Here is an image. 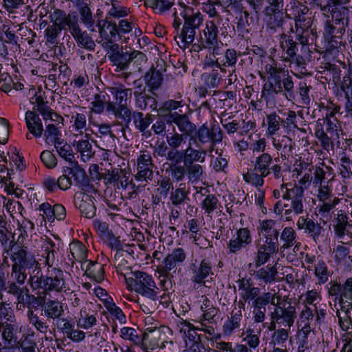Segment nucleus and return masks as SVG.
I'll list each match as a JSON object with an SVG mask.
<instances>
[{"mask_svg": "<svg viewBox=\"0 0 352 352\" xmlns=\"http://www.w3.org/2000/svg\"><path fill=\"white\" fill-rule=\"evenodd\" d=\"M126 284L144 299L139 302L142 310L149 314L154 311L157 305L158 287L152 276L142 271L131 272V276L125 278Z\"/></svg>", "mask_w": 352, "mask_h": 352, "instance_id": "nucleus-1", "label": "nucleus"}, {"mask_svg": "<svg viewBox=\"0 0 352 352\" xmlns=\"http://www.w3.org/2000/svg\"><path fill=\"white\" fill-rule=\"evenodd\" d=\"M10 259L12 262L11 278L12 281L17 283L19 285H23L28 278V274L25 272L28 270L29 279L28 283L32 288V279L34 278L32 275L36 273L38 269L39 263L36 259L35 256L28 251V248L22 245L16 251H14L10 255Z\"/></svg>", "mask_w": 352, "mask_h": 352, "instance_id": "nucleus-2", "label": "nucleus"}, {"mask_svg": "<svg viewBox=\"0 0 352 352\" xmlns=\"http://www.w3.org/2000/svg\"><path fill=\"white\" fill-rule=\"evenodd\" d=\"M175 19L173 27L177 32L175 39L178 37L184 45H191L195 39L197 31L199 30V28L204 23V15L200 12H194L192 10H186L181 13V16L184 19L182 28L180 25L182 20L174 14Z\"/></svg>", "mask_w": 352, "mask_h": 352, "instance_id": "nucleus-3", "label": "nucleus"}, {"mask_svg": "<svg viewBox=\"0 0 352 352\" xmlns=\"http://www.w3.org/2000/svg\"><path fill=\"white\" fill-rule=\"evenodd\" d=\"M36 273H33L32 280V289L43 291L44 294L50 292H62L67 289L63 272L58 267L47 269L44 276L41 270V263Z\"/></svg>", "mask_w": 352, "mask_h": 352, "instance_id": "nucleus-4", "label": "nucleus"}, {"mask_svg": "<svg viewBox=\"0 0 352 352\" xmlns=\"http://www.w3.org/2000/svg\"><path fill=\"white\" fill-rule=\"evenodd\" d=\"M109 92L114 97L116 102H109L107 111L116 118L122 119L125 122V127L129 128L131 121V111L127 107L128 96H131L132 90L125 88L122 85L107 88Z\"/></svg>", "mask_w": 352, "mask_h": 352, "instance_id": "nucleus-5", "label": "nucleus"}, {"mask_svg": "<svg viewBox=\"0 0 352 352\" xmlns=\"http://www.w3.org/2000/svg\"><path fill=\"white\" fill-rule=\"evenodd\" d=\"M270 319L277 322V324L290 328L296 318V307L290 302L283 301L282 297L279 295V298L276 300L273 310L270 313Z\"/></svg>", "mask_w": 352, "mask_h": 352, "instance_id": "nucleus-6", "label": "nucleus"}, {"mask_svg": "<svg viewBox=\"0 0 352 352\" xmlns=\"http://www.w3.org/2000/svg\"><path fill=\"white\" fill-rule=\"evenodd\" d=\"M280 190L283 193V198L290 201L288 204L294 215L302 214L304 212V188L302 186L283 184Z\"/></svg>", "mask_w": 352, "mask_h": 352, "instance_id": "nucleus-7", "label": "nucleus"}, {"mask_svg": "<svg viewBox=\"0 0 352 352\" xmlns=\"http://www.w3.org/2000/svg\"><path fill=\"white\" fill-rule=\"evenodd\" d=\"M287 76H284L283 79V88L285 89H278L271 83H265L262 88L261 99H264L267 103L278 94H282L289 100L294 99V83L292 76L290 75Z\"/></svg>", "mask_w": 352, "mask_h": 352, "instance_id": "nucleus-8", "label": "nucleus"}, {"mask_svg": "<svg viewBox=\"0 0 352 352\" xmlns=\"http://www.w3.org/2000/svg\"><path fill=\"white\" fill-rule=\"evenodd\" d=\"M186 257L184 249L178 248L174 249L162 261V264L157 267L160 276L170 277L171 272H176L177 265L182 263Z\"/></svg>", "mask_w": 352, "mask_h": 352, "instance_id": "nucleus-9", "label": "nucleus"}, {"mask_svg": "<svg viewBox=\"0 0 352 352\" xmlns=\"http://www.w3.org/2000/svg\"><path fill=\"white\" fill-rule=\"evenodd\" d=\"M194 135L200 144H210L211 150L223 140V132L220 127L214 125L209 129L207 123L203 124L198 129L196 128Z\"/></svg>", "mask_w": 352, "mask_h": 352, "instance_id": "nucleus-10", "label": "nucleus"}, {"mask_svg": "<svg viewBox=\"0 0 352 352\" xmlns=\"http://www.w3.org/2000/svg\"><path fill=\"white\" fill-rule=\"evenodd\" d=\"M167 122L174 123L182 134L187 137H192L196 132V124L190 121L186 113H182V110L168 113L166 115Z\"/></svg>", "mask_w": 352, "mask_h": 352, "instance_id": "nucleus-11", "label": "nucleus"}, {"mask_svg": "<svg viewBox=\"0 0 352 352\" xmlns=\"http://www.w3.org/2000/svg\"><path fill=\"white\" fill-rule=\"evenodd\" d=\"M137 173L135 178L139 182H148L152 180L155 165L150 153L142 152L137 158Z\"/></svg>", "mask_w": 352, "mask_h": 352, "instance_id": "nucleus-12", "label": "nucleus"}, {"mask_svg": "<svg viewBox=\"0 0 352 352\" xmlns=\"http://www.w3.org/2000/svg\"><path fill=\"white\" fill-rule=\"evenodd\" d=\"M111 65V68L114 72H121L120 75L124 79H127L130 76V72H126L130 65L129 52L124 50L122 47L120 50H117L115 53L108 55Z\"/></svg>", "mask_w": 352, "mask_h": 352, "instance_id": "nucleus-13", "label": "nucleus"}, {"mask_svg": "<svg viewBox=\"0 0 352 352\" xmlns=\"http://www.w3.org/2000/svg\"><path fill=\"white\" fill-rule=\"evenodd\" d=\"M164 330V328H147L142 334V347L165 348L168 342Z\"/></svg>", "mask_w": 352, "mask_h": 352, "instance_id": "nucleus-14", "label": "nucleus"}, {"mask_svg": "<svg viewBox=\"0 0 352 352\" xmlns=\"http://www.w3.org/2000/svg\"><path fill=\"white\" fill-rule=\"evenodd\" d=\"M331 222L335 235L340 239L350 232L352 220L349 221L347 213L343 210H334L331 214Z\"/></svg>", "mask_w": 352, "mask_h": 352, "instance_id": "nucleus-15", "label": "nucleus"}, {"mask_svg": "<svg viewBox=\"0 0 352 352\" xmlns=\"http://www.w3.org/2000/svg\"><path fill=\"white\" fill-rule=\"evenodd\" d=\"M190 270L192 272V281L197 284L205 285V280L207 278L212 279L214 276L212 265L210 261L206 258L203 259L199 264L192 263Z\"/></svg>", "mask_w": 352, "mask_h": 352, "instance_id": "nucleus-16", "label": "nucleus"}, {"mask_svg": "<svg viewBox=\"0 0 352 352\" xmlns=\"http://www.w3.org/2000/svg\"><path fill=\"white\" fill-rule=\"evenodd\" d=\"M219 30L213 21H207L203 34L199 32L198 45L199 48H209L216 46L218 43Z\"/></svg>", "mask_w": 352, "mask_h": 352, "instance_id": "nucleus-17", "label": "nucleus"}, {"mask_svg": "<svg viewBox=\"0 0 352 352\" xmlns=\"http://www.w3.org/2000/svg\"><path fill=\"white\" fill-rule=\"evenodd\" d=\"M207 151L204 149H197L191 146L190 144L188 147L182 150L180 156L177 157L173 162H182L184 165L195 164L205 162Z\"/></svg>", "mask_w": 352, "mask_h": 352, "instance_id": "nucleus-18", "label": "nucleus"}, {"mask_svg": "<svg viewBox=\"0 0 352 352\" xmlns=\"http://www.w3.org/2000/svg\"><path fill=\"white\" fill-rule=\"evenodd\" d=\"M186 138L187 136L184 134L176 132L175 128H173V133L166 135V141L169 146L167 161H172V160H175L177 157L180 156L182 150L179 148L186 143Z\"/></svg>", "mask_w": 352, "mask_h": 352, "instance_id": "nucleus-19", "label": "nucleus"}, {"mask_svg": "<svg viewBox=\"0 0 352 352\" xmlns=\"http://www.w3.org/2000/svg\"><path fill=\"white\" fill-rule=\"evenodd\" d=\"M69 32L75 39L78 47L94 51L95 42L86 31H82L78 23V19L69 28Z\"/></svg>", "mask_w": 352, "mask_h": 352, "instance_id": "nucleus-20", "label": "nucleus"}, {"mask_svg": "<svg viewBox=\"0 0 352 352\" xmlns=\"http://www.w3.org/2000/svg\"><path fill=\"white\" fill-rule=\"evenodd\" d=\"M296 225L299 230H303L305 234L309 235L315 242L319 240L322 232H324V229L320 224L316 223L308 217V214L300 217Z\"/></svg>", "mask_w": 352, "mask_h": 352, "instance_id": "nucleus-21", "label": "nucleus"}, {"mask_svg": "<svg viewBox=\"0 0 352 352\" xmlns=\"http://www.w3.org/2000/svg\"><path fill=\"white\" fill-rule=\"evenodd\" d=\"M131 117L133 120L135 128L145 138H149L152 136L151 131L148 129L149 126L153 122L152 116L150 113L144 115L142 112L134 111L131 113Z\"/></svg>", "mask_w": 352, "mask_h": 352, "instance_id": "nucleus-22", "label": "nucleus"}, {"mask_svg": "<svg viewBox=\"0 0 352 352\" xmlns=\"http://www.w3.org/2000/svg\"><path fill=\"white\" fill-rule=\"evenodd\" d=\"M25 121L28 131L36 138H41L44 129L38 114L34 111L28 110L25 113Z\"/></svg>", "mask_w": 352, "mask_h": 352, "instance_id": "nucleus-23", "label": "nucleus"}, {"mask_svg": "<svg viewBox=\"0 0 352 352\" xmlns=\"http://www.w3.org/2000/svg\"><path fill=\"white\" fill-rule=\"evenodd\" d=\"M50 20L60 30H65L67 26L69 28L73 25L78 17L76 15L66 14L65 12L59 9H54V12L50 15Z\"/></svg>", "mask_w": 352, "mask_h": 352, "instance_id": "nucleus-24", "label": "nucleus"}, {"mask_svg": "<svg viewBox=\"0 0 352 352\" xmlns=\"http://www.w3.org/2000/svg\"><path fill=\"white\" fill-rule=\"evenodd\" d=\"M239 309L234 312L232 311L231 317L225 322L223 325V331L225 335L230 336L233 331L239 328L241 322L243 320L242 309H244V303L241 301L239 302Z\"/></svg>", "mask_w": 352, "mask_h": 352, "instance_id": "nucleus-25", "label": "nucleus"}, {"mask_svg": "<svg viewBox=\"0 0 352 352\" xmlns=\"http://www.w3.org/2000/svg\"><path fill=\"white\" fill-rule=\"evenodd\" d=\"M139 88L140 91L135 90L133 92L136 107L141 110H157V102L156 99L152 96L142 91L140 87Z\"/></svg>", "mask_w": 352, "mask_h": 352, "instance_id": "nucleus-26", "label": "nucleus"}, {"mask_svg": "<svg viewBox=\"0 0 352 352\" xmlns=\"http://www.w3.org/2000/svg\"><path fill=\"white\" fill-rule=\"evenodd\" d=\"M80 199L78 208L84 217L91 219L96 215V208L95 206V198L85 193H80L78 197Z\"/></svg>", "mask_w": 352, "mask_h": 352, "instance_id": "nucleus-27", "label": "nucleus"}, {"mask_svg": "<svg viewBox=\"0 0 352 352\" xmlns=\"http://www.w3.org/2000/svg\"><path fill=\"white\" fill-rule=\"evenodd\" d=\"M42 311L47 318L59 319L64 314L63 305L58 300H49L44 302Z\"/></svg>", "mask_w": 352, "mask_h": 352, "instance_id": "nucleus-28", "label": "nucleus"}, {"mask_svg": "<svg viewBox=\"0 0 352 352\" xmlns=\"http://www.w3.org/2000/svg\"><path fill=\"white\" fill-rule=\"evenodd\" d=\"M70 255L69 259L73 265L75 261L83 263L87 257V250L85 245L79 241H74L69 244Z\"/></svg>", "mask_w": 352, "mask_h": 352, "instance_id": "nucleus-29", "label": "nucleus"}, {"mask_svg": "<svg viewBox=\"0 0 352 352\" xmlns=\"http://www.w3.org/2000/svg\"><path fill=\"white\" fill-rule=\"evenodd\" d=\"M85 267V274L87 276L93 278L98 283H100L104 279L103 265L98 262L91 261H85L82 265V268Z\"/></svg>", "mask_w": 352, "mask_h": 352, "instance_id": "nucleus-30", "label": "nucleus"}, {"mask_svg": "<svg viewBox=\"0 0 352 352\" xmlns=\"http://www.w3.org/2000/svg\"><path fill=\"white\" fill-rule=\"evenodd\" d=\"M72 166V167L71 168L67 167L68 175H72L76 184L79 187L82 188L88 187L89 185V179L85 170L78 164V162H76V164Z\"/></svg>", "mask_w": 352, "mask_h": 352, "instance_id": "nucleus-31", "label": "nucleus"}, {"mask_svg": "<svg viewBox=\"0 0 352 352\" xmlns=\"http://www.w3.org/2000/svg\"><path fill=\"white\" fill-rule=\"evenodd\" d=\"M272 161V157L269 153H262L255 159L254 170L262 173L263 176H268L271 173L270 165Z\"/></svg>", "mask_w": 352, "mask_h": 352, "instance_id": "nucleus-32", "label": "nucleus"}, {"mask_svg": "<svg viewBox=\"0 0 352 352\" xmlns=\"http://www.w3.org/2000/svg\"><path fill=\"white\" fill-rule=\"evenodd\" d=\"M74 146L76 147V151L80 153L81 160L85 162L89 160L95 154L93 146L88 139L75 140Z\"/></svg>", "mask_w": 352, "mask_h": 352, "instance_id": "nucleus-33", "label": "nucleus"}, {"mask_svg": "<svg viewBox=\"0 0 352 352\" xmlns=\"http://www.w3.org/2000/svg\"><path fill=\"white\" fill-rule=\"evenodd\" d=\"M280 38L282 40L280 46L287 54L286 60H290L291 58H294L298 51V43L291 36L285 33L281 34Z\"/></svg>", "mask_w": 352, "mask_h": 352, "instance_id": "nucleus-34", "label": "nucleus"}, {"mask_svg": "<svg viewBox=\"0 0 352 352\" xmlns=\"http://www.w3.org/2000/svg\"><path fill=\"white\" fill-rule=\"evenodd\" d=\"M241 56V53L234 49H227L223 54V58L221 60V72H226V67L235 69L237 60Z\"/></svg>", "mask_w": 352, "mask_h": 352, "instance_id": "nucleus-35", "label": "nucleus"}, {"mask_svg": "<svg viewBox=\"0 0 352 352\" xmlns=\"http://www.w3.org/2000/svg\"><path fill=\"white\" fill-rule=\"evenodd\" d=\"M276 221L272 219H266L260 221L259 231L264 237H272L278 239L279 230L276 228Z\"/></svg>", "mask_w": 352, "mask_h": 352, "instance_id": "nucleus-36", "label": "nucleus"}, {"mask_svg": "<svg viewBox=\"0 0 352 352\" xmlns=\"http://www.w3.org/2000/svg\"><path fill=\"white\" fill-rule=\"evenodd\" d=\"M146 7H149L158 14L168 11L174 5L173 0H143Z\"/></svg>", "mask_w": 352, "mask_h": 352, "instance_id": "nucleus-37", "label": "nucleus"}, {"mask_svg": "<svg viewBox=\"0 0 352 352\" xmlns=\"http://www.w3.org/2000/svg\"><path fill=\"white\" fill-rule=\"evenodd\" d=\"M314 274L317 278V283L319 285L327 283L331 276V272L329 271L326 263L321 258H318L314 265Z\"/></svg>", "mask_w": 352, "mask_h": 352, "instance_id": "nucleus-38", "label": "nucleus"}, {"mask_svg": "<svg viewBox=\"0 0 352 352\" xmlns=\"http://www.w3.org/2000/svg\"><path fill=\"white\" fill-rule=\"evenodd\" d=\"M201 80L209 89H216L220 85L221 76L218 69H212L210 72H205L201 75Z\"/></svg>", "mask_w": 352, "mask_h": 352, "instance_id": "nucleus-39", "label": "nucleus"}, {"mask_svg": "<svg viewBox=\"0 0 352 352\" xmlns=\"http://www.w3.org/2000/svg\"><path fill=\"white\" fill-rule=\"evenodd\" d=\"M279 298L277 294H272L270 292H265L261 296H258L252 302V308L266 309V306L270 303L273 307L276 302V300Z\"/></svg>", "mask_w": 352, "mask_h": 352, "instance_id": "nucleus-40", "label": "nucleus"}, {"mask_svg": "<svg viewBox=\"0 0 352 352\" xmlns=\"http://www.w3.org/2000/svg\"><path fill=\"white\" fill-rule=\"evenodd\" d=\"M63 140L58 142V144L54 146L56 152L60 157L69 162L71 165L76 164L77 162L75 160V154L72 150V146L67 144L64 143Z\"/></svg>", "mask_w": 352, "mask_h": 352, "instance_id": "nucleus-41", "label": "nucleus"}, {"mask_svg": "<svg viewBox=\"0 0 352 352\" xmlns=\"http://www.w3.org/2000/svg\"><path fill=\"white\" fill-rule=\"evenodd\" d=\"M188 195V192L186 190L185 185L179 184V187L172 190L170 194L171 204L175 206L185 204L187 200H189Z\"/></svg>", "mask_w": 352, "mask_h": 352, "instance_id": "nucleus-42", "label": "nucleus"}, {"mask_svg": "<svg viewBox=\"0 0 352 352\" xmlns=\"http://www.w3.org/2000/svg\"><path fill=\"white\" fill-rule=\"evenodd\" d=\"M144 79L149 89L151 90H155L161 86L163 81V76L159 70L151 69L146 73Z\"/></svg>", "mask_w": 352, "mask_h": 352, "instance_id": "nucleus-43", "label": "nucleus"}, {"mask_svg": "<svg viewBox=\"0 0 352 352\" xmlns=\"http://www.w3.org/2000/svg\"><path fill=\"white\" fill-rule=\"evenodd\" d=\"M277 273V269L274 266L267 265L266 267L256 271L254 275L258 279L267 283L275 281Z\"/></svg>", "mask_w": 352, "mask_h": 352, "instance_id": "nucleus-44", "label": "nucleus"}, {"mask_svg": "<svg viewBox=\"0 0 352 352\" xmlns=\"http://www.w3.org/2000/svg\"><path fill=\"white\" fill-rule=\"evenodd\" d=\"M43 136L47 143H52L54 146L61 142V132L55 124H49L43 131Z\"/></svg>", "mask_w": 352, "mask_h": 352, "instance_id": "nucleus-45", "label": "nucleus"}, {"mask_svg": "<svg viewBox=\"0 0 352 352\" xmlns=\"http://www.w3.org/2000/svg\"><path fill=\"white\" fill-rule=\"evenodd\" d=\"M170 176L173 182H180L184 181L185 177H187L186 172V166L179 164L181 162L168 161Z\"/></svg>", "mask_w": 352, "mask_h": 352, "instance_id": "nucleus-46", "label": "nucleus"}, {"mask_svg": "<svg viewBox=\"0 0 352 352\" xmlns=\"http://www.w3.org/2000/svg\"><path fill=\"white\" fill-rule=\"evenodd\" d=\"M349 253V247L344 244L338 245L333 252L335 261L338 263H347L348 262L352 263V258Z\"/></svg>", "mask_w": 352, "mask_h": 352, "instance_id": "nucleus-47", "label": "nucleus"}, {"mask_svg": "<svg viewBox=\"0 0 352 352\" xmlns=\"http://www.w3.org/2000/svg\"><path fill=\"white\" fill-rule=\"evenodd\" d=\"M186 166V172L188 182L197 183L202 179L204 171V168L199 164H189Z\"/></svg>", "mask_w": 352, "mask_h": 352, "instance_id": "nucleus-48", "label": "nucleus"}, {"mask_svg": "<svg viewBox=\"0 0 352 352\" xmlns=\"http://www.w3.org/2000/svg\"><path fill=\"white\" fill-rule=\"evenodd\" d=\"M342 295L339 300L342 310L345 306H352V278H348L342 284Z\"/></svg>", "mask_w": 352, "mask_h": 352, "instance_id": "nucleus-49", "label": "nucleus"}, {"mask_svg": "<svg viewBox=\"0 0 352 352\" xmlns=\"http://www.w3.org/2000/svg\"><path fill=\"white\" fill-rule=\"evenodd\" d=\"M257 253L255 258V266L258 267L259 266L266 263L270 258V257L276 252H273L272 250L265 248L258 243L256 245Z\"/></svg>", "mask_w": 352, "mask_h": 352, "instance_id": "nucleus-50", "label": "nucleus"}, {"mask_svg": "<svg viewBox=\"0 0 352 352\" xmlns=\"http://www.w3.org/2000/svg\"><path fill=\"white\" fill-rule=\"evenodd\" d=\"M27 316L30 324L34 326L37 331L42 333H47L48 325H47L32 309L28 311Z\"/></svg>", "mask_w": 352, "mask_h": 352, "instance_id": "nucleus-51", "label": "nucleus"}, {"mask_svg": "<svg viewBox=\"0 0 352 352\" xmlns=\"http://www.w3.org/2000/svg\"><path fill=\"white\" fill-rule=\"evenodd\" d=\"M97 319L93 314L87 313L85 310H81L80 316L77 320V324L79 327L82 329H89L96 325Z\"/></svg>", "mask_w": 352, "mask_h": 352, "instance_id": "nucleus-52", "label": "nucleus"}, {"mask_svg": "<svg viewBox=\"0 0 352 352\" xmlns=\"http://www.w3.org/2000/svg\"><path fill=\"white\" fill-rule=\"evenodd\" d=\"M266 120L268 125L267 133L270 135H274L280 129L283 122V119L276 113L267 115Z\"/></svg>", "mask_w": 352, "mask_h": 352, "instance_id": "nucleus-53", "label": "nucleus"}, {"mask_svg": "<svg viewBox=\"0 0 352 352\" xmlns=\"http://www.w3.org/2000/svg\"><path fill=\"white\" fill-rule=\"evenodd\" d=\"M296 233L292 227H286L280 234V240L283 241L282 248L287 249L296 243Z\"/></svg>", "mask_w": 352, "mask_h": 352, "instance_id": "nucleus-54", "label": "nucleus"}, {"mask_svg": "<svg viewBox=\"0 0 352 352\" xmlns=\"http://www.w3.org/2000/svg\"><path fill=\"white\" fill-rule=\"evenodd\" d=\"M311 170L312 173V184L316 187L318 186H321L322 182L326 179V175L327 172L329 170L328 166H316L312 167Z\"/></svg>", "mask_w": 352, "mask_h": 352, "instance_id": "nucleus-55", "label": "nucleus"}, {"mask_svg": "<svg viewBox=\"0 0 352 352\" xmlns=\"http://www.w3.org/2000/svg\"><path fill=\"white\" fill-rule=\"evenodd\" d=\"M348 12V9L346 7L340 6H332L330 8L329 12L331 15V21L334 22L336 25H344L345 14Z\"/></svg>", "mask_w": 352, "mask_h": 352, "instance_id": "nucleus-56", "label": "nucleus"}, {"mask_svg": "<svg viewBox=\"0 0 352 352\" xmlns=\"http://www.w3.org/2000/svg\"><path fill=\"white\" fill-rule=\"evenodd\" d=\"M218 203L217 197L212 194H209L201 201V207L208 216L217 208Z\"/></svg>", "mask_w": 352, "mask_h": 352, "instance_id": "nucleus-57", "label": "nucleus"}, {"mask_svg": "<svg viewBox=\"0 0 352 352\" xmlns=\"http://www.w3.org/2000/svg\"><path fill=\"white\" fill-rule=\"evenodd\" d=\"M287 75H289V72L280 68L278 71L269 75V79L267 82L272 84L274 87L278 88V89H283V79L284 76H287Z\"/></svg>", "mask_w": 352, "mask_h": 352, "instance_id": "nucleus-58", "label": "nucleus"}, {"mask_svg": "<svg viewBox=\"0 0 352 352\" xmlns=\"http://www.w3.org/2000/svg\"><path fill=\"white\" fill-rule=\"evenodd\" d=\"M304 166H305V173L303 174L302 177L299 180V183L307 188L311 184V183H312V170L311 168H307L309 166V164L305 163L303 164L300 163L298 165L299 168H296L294 170V172H297L298 175L302 174Z\"/></svg>", "mask_w": 352, "mask_h": 352, "instance_id": "nucleus-59", "label": "nucleus"}, {"mask_svg": "<svg viewBox=\"0 0 352 352\" xmlns=\"http://www.w3.org/2000/svg\"><path fill=\"white\" fill-rule=\"evenodd\" d=\"M80 19L82 23L87 28H92L94 25L95 20L93 17L92 12L87 3H82L80 10Z\"/></svg>", "mask_w": 352, "mask_h": 352, "instance_id": "nucleus-60", "label": "nucleus"}, {"mask_svg": "<svg viewBox=\"0 0 352 352\" xmlns=\"http://www.w3.org/2000/svg\"><path fill=\"white\" fill-rule=\"evenodd\" d=\"M181 323L184 324L185 327H187V329H184L183 330L190 342L192 343L200 342V338L196 331L198 328H195L192 324L183 318H182Z\"/></svg>", "mask_w": 352, "mask_h": 352, "instance_id": "nucleus-61", "label": "nucleus"}, {"mask_svg": "<svg viewBox=\"0 0 352 352\" xmlns=\"http://www.w3.org/2000/svg\"><path fill=\"white\" fill-rule=\"evenodd\" d=\"M61 30L56 25H48L45 30V37L47 43L56 46L58 44V37Z\"/></svg>", "mask_w": 352, "mask_h": 352, "instance_id": "nucleus-62", "label": "nucleus"}, {"mask_svg": "<svg viewBox=\"0 0 352 352\" xmlns=\"http://www.w3.org/2000/svg\"><path fill=\"white\" fill-rule=\"evenodd\" d=\"M12 233L10 232V230L0 232V243L1 245L3 247V254L6 253L8 254L15 245L16 243L14 241V240L10 239L9 236Z\"/></svg>", "mask_w": 352, "mask_h": 352, "instance_id": "nucleus-63", "label": "nucleus"}, {"mask_svg": "<svg viewBox=\"0 0 352 352\" xmlns=\"http://www.w3.org/2000/svg\"><path fill=\"white\" fill-rule=\"evenodd\" d=\"M340 90L342 93L352 94V65L349 64L347 74L343 76L340 83Z\"/></svg>", "mask_w": 352, "mask_h": 352, "instance_id": "nucleus-64", "label": "nucleus"}]
</instances>
